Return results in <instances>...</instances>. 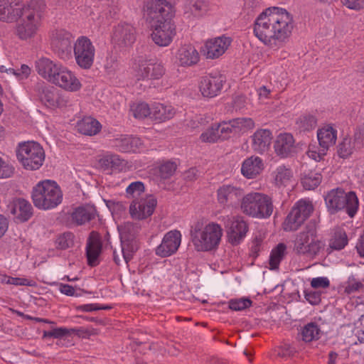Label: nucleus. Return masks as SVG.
<instances>
[{
	"label": "nucleus",
	"instance_id": "obj_55",
	"mask_svg": "<svg viewBox=\"0 0 364 364\" xmlns=\"http://www.w3.org/2000/svg\"><path fill=\"white\" fill-rule=\"evenodd\" d=\"M14 173V166L9 161L0 157V178H10Z\"/></svg>",
	"mask_w": 364,
	"mask_h": 364
},
{
	"label": "nucleus",
	"instance_id": "obj_49",
	"mask_svg": "<svg viewBox=\"0 0 364 364\" xmlns=\"http://www.w3.org/2000/svg\"><path fill=\"white\" fill-rule=\"evenodd\" d=\"M176 170V164L166 161L158 167L157 176L161 179H167L173 175Z\"/></svg>",
	"mask_w": 364,
	"mask_h": 364
},
{
	"label": "nucleus",
	"instance_id": "obj_56",
	"mask_svg": "<svg viewBox=\"0 0 364 364\" xmlns=\"http://www.w3.org/2000/svg\"><path fill=\"white\" fill-rule=\"evenodd\" d=\"M73 235L70 233H64L57 239L58 247L65 250L70 247L73 243Z\"/></svg>",
	"mask_w": 364,
	"mask_h": 364
},
{
	"label": "nucleus",
	"instance_id": "obj_10",
	"mask_svg": "<svg viewBox=\"0 0 364 364\" xmlns=\"http://www.w3.org/2000/svg\"><path fill=\"white\" fill-rule=\"evenodd\" d=\"M134 75L136 80H157L165 73L164 65L151 59L139 57L133 65Z\"/></svg>",
	"mask_w": 364,
	"mask_h": 364
},
{
	"label": "nucleus",
	"instance_id": "obj_20",
	"mask_svg": "<svg viewBox=\"0 0 364 364\" xmlns=\"http://www.w3.org/2000/svg\"><path fill=\"white\" fill-rule=\"evenodd\" d=\"M272 140V133L268 129H258L250 136L251 148L254 152L264 154L268 151Z\"/></svg>",
	"mask_w": 364,
	"mask_h": 364
},
{
	"label": "nucleus",
	"instance_id": "obj_12",
	"mask_svg": "<svg viewBox=\"0 0 364 364\" xmlns=\"http://www.w3.org/2000/svg\"><path fill=\"white\" fill-rule=\"evenodd\" d=\"M76 63L83 69H89L93 64L95 49L89 38L80 37L73 46Z\"/></svg>",
	"mask_w": 364,
	"mask_h": 364
},
{
	"label": "nucleus",
	"instance_id": "obj_61",
	"mask_svg": "<svg viewBox=\"0 0 364 364\" xmlns=\"http://www.w3.org/2000/svg\"><path fill=\"white\" fill-rule=\"evenodd\" d=\"M343 4L350 9L359 10L364 7V0H344Z\"/></svg>",
	"mask_w": 364,
	"mask_h": 364
},
{
	"label": "nucleus",
	"instance_id": "obj_11",
	"mask_svg": "<svg viewBox=\"0 0 364 364\" xmlns=\"http://www.w3.org/2000/svg\"><path fill=\"white\" fill-rule=\"evenodd\" d=\"M320 248L321 242L316 239L314 226L308 225L304 231L297 235L294 250L297 254L314 255Z\"/></svg>",
	"mask_w": 364,
	"mask_h": 364
},
{
	"label": "nucleus",
	"instance_id": "obj_43",
	"mask_svg": "<svg viewBox=\"0 0 364 364\" xmlns=\"http://www.w3.org/2000/svg\"><path fill=\"white\" fill-rule=\"evenodd\" d=\"M317 124V120L313 115L306 114L296 120L297 129L300 132H309L314 129Z\"/></svg>",
	"mask_w": 364,
	"mask_h": 364
},
{
	"label": "nucleus",
	"instance_id": "obj_17",
	"mask_svg": "<svg viewBox=\"0 0 364 364\" xmlns=\"http://www.w3.org/2000/svg\"><path fill=\"white\" fill-rule=\"evenodd\" d=\"M181 242L180 231L171 230L165 234L161 243L156 248V254L161 257H168L178 250Z\"/></svg>",
	"mask_w": 364,
	"mask_h": 364
},
{
	"label": "nucleus",
	"instance_id": "obj_22",
	"mask_svg": "<svg viewBox=\"0 0 364 364\" xmlns=\"http://www.w3.org/2000/svg\"><path fill=\"white\" fill-rule=\"evenodd\" d=\"M120 241L125 243V247L139 249L136 235L141 230L139 223L126 222L118 226Z\"/></svg>",
	"mask_w": 364,
	"mask_h": 364
},
{
	"label": "nucleus",
	"instance_id": "obj_58",
	"mask_svg": "<svg viewBox=\"0 0 364 364\" xmlns=\"http://www.w3.org/2000/svg\"><path fill=\"white\" fill-rule=\"evenodd\" d=\"M353 140L358 148L360 149L364 145V124L357 127L353 135Z\"/></svg>",
	"mask_w": 364,
	"mask_h": 364
},
{
	"label": "nucleus",
	"instance_id": "obj_4",
	"mask_svg": "<svg viewBox=\"0 0 364 364\" xmlns=\"http://www.w3.org/2000/svg\"><path fill=\"white\" fill-rule=\"evenodd\" d=\"M32 199L35 206L42 210L57 207L63 200V193L56 182L45 180L33 188Z\"/></svg>",
	"mask_w": 364,
	"mask_h": 364
},
{
	"label": "nucleus",
	"instance_id": "obj_64",
	"mask_svg": "<svg viewBox=\"0 0 364 364\" xmlns=\"http://www.w3.org/2000/svg\"><path fill=\"white\" fill-rule=\"evenodd\" d=\"M198 176V171L195 168H191L183 173V179L187 181H195Z\"/></svg>",
	"mask_w": 364,
	"mask_h": 364
},
{
	"label": "nucleus",
	"instance_id": "obj_62",
	"mask_svg": "<svg viewBox=\"0 0 364 364\" xmlns=\"http://www.w3.org/2000/svg\"><path fill=\"white\" fill-rule=\"evenodd\" d=\"M305 298L313 305L318 304L321 301L320 294L316 291H305Z\"/></svg>",
	"mask_w": 364,
	"mask_h": 364
},
{
	"label": "nucleus",
	"instance_id": "obj_41",
	"mask_svg": "<svg viewBox=\"0 0 364 364\" xmlns=\"http://www.w3.org/2000/svg\"><path fill=\"white\" fill-rule=\"evenodd\" d=\"M274 181L277 186H287L291 180L293 176L292 172L290 169L287 168L285 166H279L277 168L274 173Z\"/></svg>",
	"mask_w": 364,
	"mask_h": 364
},
{
	"label": "nucleus",
	"instance_id": "obj_34",
	"mask_svg": "<svg viewBox=\"0 0 364 364\" xmlns=\"http://www.w3.org/2000/svg\"><path fill=\"white\" fill-rule=\"evenodd\" d=\"M96 209L94 206L87 205L77 208L72 213V220L77 225H83L94 219Z\"/></svg>",
	"mask_w": 364,
	"mask_h": 364
},
{
	"label": "nucleus",
	"instance_id": "obj_31",
	"mask_svg": "<svg viewBox=\"0 0 364 364\" xmlns=\"http://www.w3.org/2000/svg\"><path fill=\"white\" fill-rule=\"evenodd\" d=\"M263 169L262 160L258 156H250L242 163L241 172L247 178H255Z\"/></svg>",
	"mask_w": 364,
	"mask_h": 364
},
{
	"label": "nucleus",
	"instance_id": "obj_59",
	"mask_svg": "<svg viewBox=\"0 0 364 364\" xmlns=\"http://www.w3.org/2000/svg\"><path fill=\"white\" fill-rule=\"evenodd\" d=\"M329 284V280L326 277L314 278L311 282V287L315 289L326 288Z\"/></svg>",
	"mask_w": 364,
	"mask_h": 364
},
{
	"label": "nucleus",
	"instance_id": "obj_33",
	"mask_svg": "<svg viewBox=\"0 0 364 364\" xmlns=\"http://www.w3.org/2000/svg\"><path fill=\"white\" fill-rule=\"evenodd\" d=\"M210 10L208 0H188L185 13L189 16L200 18Z\"/></svg>",
	"mask_w": 364,
	"mask_h": 364
},
{
	"label": "nucleus",
	"instance_id": "obj_28",
	"mask_svg": "<svg viewBox=\"0 0 364 364\" xmlns=\"http://www.w3.org/2000/svg\"><path fill=\"white\" fill-rule=\"evenodd\" d=\"M112 141L114 146L122 152H135L144 146L140 138L132 136H120Z\"/></svg>",
	"mask_w": 364,
	"mask_h": 364
},
{
	"label": "nucleus",
	"instance_id": "obj_7",
	"mask_svg": "<svg viewBox=\"0 0 364 364\" xmlns=\"http://www.w3.org/2000/svg\"><path fill=\"white\" fill-rule=\"evenodd\" d=\"M240 207L245 214L257 218H269L273 212L272 198L259 192L245 195L242 199Z\"/></svg>",
	"mask_w": 364,
	"mask_h": 364
},
{
	"label": "nucleus",
	"instance_id": "obj_57",
	"mask_svg": "<svg viewBox=\"0 0 364 364\" xmlns=\"http://www.w3.org/2000/svg\"><path fill=\"white\" fill-rule=\"evenodd\" d=\"M347 245V237L345 234L336 236L331 242V247L335 250H341Z\"/></svg>",
	"mask_w": 364,
	"mask_h": 364
},
{
	"label": "nucleus",
	"instance_id": "obj_15",
	"mask_svg": "<svg viewBox=\"0 0 364 364\" xmlns=\"http://www.w3.org/2000/svg\"><path fill=\"white\" fill-rule=\"evenodd\" d=\"M73 38L72 35L65 31H56L52 38V47L58 56L63 60L71 56Z\"/></svg>",
	"mask_w": 364,
	"mask_h": 364
},
{
	"label": "nucleus",
	"instance_id": "obj_50",
	"mask_svg": "<svg viewBox=\"0 0 364 364\" xmlns=\"http://www.w3.org/2000/svg\"><path fill=\"white\" fill-rule=\"evenodd\" d=\"M343 287L346 294H351L361 291L364 288V284L354 276H350L345 282Z\"/></svg>",
	"mask_w": 364,
	"mask_h": 364
},
{
	"label": "nucleus",
	"instance_id": "obj_27",
	"mask_svg": "<svg viewBox=\"0 0 364 364\" xmlns=\"http://www.w3.org/2000/svg\"><path fill=\"white\" fill-rule=\"evenodd\" d=\"M101 250L102 243L100 235L95 232H92L88 238L86 251L89 265L95 267L98 264Z\"/></svg>",
	"mask_w": 364,
	"mask_h": 364
},
{
	"label": "nucleus",
	"instance_id": "obj_18",
	"mask_svg": "<svg viewBox=\"0 0 364 364\" xmlns=\"http://www.w3.org/2000/svg\"><path fill=\"white\" fill-rule=\"evenodd\" d=\"M52 84L68 92H77L82 87L81 82L75 73L64 66L61 67Z\"/></svg>",
	"mask_w": 364,
	"mask_h": 364
},
{
	"label": "nucleus",
	"instance_id": "obj_53",
	"mask_svg": "<svg viewBox=\"0 0 364 364\" xmlns=\"http://www.w3.org/2000/svg\"><path fill=\"white\" fill-rule=\"evenodd\" d=\"M252 305V301L246 298L231 299L229 301V308L233 311H242Z\"/></svg>",
	"mask_w": 364,
	"mask_h": 364
},
{
	"label": "nucleus",
	"instance_id": "obj_45",
	"mask_svg": "<svg viewBox=\"0 0 364 364\" xmlns=\"http://www.w3.org/2000/svg\"><path fill=\"white\" fill-rule=\"evenodd\" d=\"M145 186L141 181H134L131 183L126 188V193L128 198L137 200L141 198V194L144 193Z\"/></svg>",
	"mask_w": 364,
	"mask_h": 364
},
{
	"label": "nucleus",
	"instance_id": "obj_23",
	"mask_svg": "<svg viewBox=\"0 0 364 364\" xmlns=\"http://www.w3.org/2000/svg\"><path fill=\"white\" fill-rule=\"evenodd\" d=\"M11 213L14 219L18 223H23L28 220L33 214V208L31 204L23 198H16L9 205Z\"/></svg>",
	"mask_w": 364,
	"mask_h": 364
},
{
	"label": "nucleus",
	"instance_id": "obj_6",
	"mask_svg": "<svg viewBox=\"0 0 364 364\" xmlns=\"http://www.w3.org/2000/svg\"><path fill=\"white\" fill-rule=\"evenodd\" d=\"M324 199L328 210L331 214L344 210L350 218H353L358 208V200L355 193H346L340 188L328 191Z\"/></svg>",
	"mask_w": 364,
	"mask_h": 364
},
{
	"label": "nucleus",
	"instance_id": "obj_14",
	"mask_svg": "<svg viewBox=\"0 0 364 364\" xmlns=\"http://www.w3.org/2000/svg\"><path fill=\"white\" fill-rule=\"evenodd\" d=\"M225 77L220 73H210L203 76L199 84V88L203 96L213 97L221 91Z\"/></svg>",
	"mask_w": 364,
	"mask_h": 364
},
{
	"label": "nucleus",
	"instance_id": "obj_25",
	"mask_svg": "<svg viewBox=\"0 0 364 364\" xmlns=\"http://www.w3.org/2000/svg\"><path fill=\"white\" fill-rule=\"evenodd\" d=\"M294 139L289 133H281L274 141V149L277 156L286 158L291 156L295 149Z\"/></svg>",
	"mask_w": 364,
	"mask_h": 364
},
{
	"label": "nucleus",
	"instance_id": "obj_38",
	"mask_svg": "<svg viewBox=\"0 0 364 364\" xmlns=\"http://www.w3.org/2000/svg\"><path fill=\"white\" fill-rule=\"evenodd\" d=\"M99 164L104 170L109 168L122 169L125 166L124 160L121 159L116 154H106L103 156L99 160Z\"/></svg>",
	"mask_w": 364,
	"mask_h": 364
},
{
	"label": "nucleus",
	"instance_id": "obj_54",
	"mask_svg": "<svg viewBox=\"0 0 364 364\" xmlns=\"http://www.w3.org/2000/svg\"><path fill=\"white\" fill-rule=\"evenodd\" d=\"M74 331L75 329L73 328L68 329L66 328H56L50 331H45L43 332V338L53 337L55 338H60L70 335V333Z\"/></svg>",
	"mask_w": 364,
	"mask_h": 364
},
{
	"label": "nucleus",
	"instance_id": "obj_8",
	"mask_svg": "<svg viewBox=\"0 0 364 364\" xmlns=\"http://www.w3.org/2000/svg\"><path fill=\"white\" fill-rule=\"evenodd\" d=\"M17 159L22 166L27 170H37L45 159V152L43 147L37 142L26 141L18 145Z\"/></svg>",
	"mask_w": 364,
	"mask_h": 364
},
{
	"label": "nucleus",
	"instance_id": "obj_40",
	"mask_svg": "<svg viewBox=\"0 0 364 364\" xmlns=\"http://www.w3.org/2000/svg\"><path fill=\"white\" fill-rule=\"evenodd\" d=\"M321 330L318 325L314 323L306 324L301 330V334L304 342H311L318 340L320 337Z\"/></svg>",
	"mask_w": 364,
	"mask_h": 364
},
{
	"label": "nucleus",
	"instance_id": "obj_5",
	"mask_svg": "<svg viewBox=\"0 0 364 364\" xmlns=\"http://www.w3.org/2000/svg\"><path fill=\"white\" fill-rule=\"evenodd\" d=\"M223 230L215 223H210L202 228L197 223L191 231L192 242L198 251H208L216 247L221 240Z\"/></svg>",
	"mask_w": 364,
	"mask_h": 364
},
{
	"label": "nucleus",
	"instance_id": "obj_21",
	"mask_svg": "<svg viewBox=\"0 0 364 364\" xmlns=\"http://www.w3.org/2000/svg\"><path fill=\"white\" fill-rule=\"evenodd\" d=\"M230 43L231 39L225 36L210 39L205 42L204 55L208 59L218 58L225 53Z\"/></svg>",
	"mask_w": 364,
	"mask_h": 364
},
{
	"label": "nucleus",
	"instance_id": "obj_13",
	"mask_svg": "<svg viewBox=\"0 0 364 364\" xmlns=\"http://www.w3.org/2000/svg\"><path fill=\"white\" fill-rule=\"evenodd\" d=\"M156 204V199L151 195L134 200L129 206L130 215L134 219H145L153 214Z\"/></svg>",
	"mask_w": 364,
	"mask_h": 364
},
{
	"label": "nucleus",
	"instance_id": "obj_2",
	"mask_svg": "<svg viewBox=\"0 0 364 364\" xmlns=\"http://www.w3.org/2000/svg\"><path fill=\"white\" fill-rule=\"evenodd\" d=\"M294 28V18L289 11L282 8L269 7L257 18L254 32L262 42L272 47L285 43Z\"/></svg>",
	"mask_w": 364,
	"mask_h": 364
},
{
	"label": "nucleus",
	"instance_id": "obj_37",
	"mask_svg": "<svg viewBox=\"0 0 364 364\" xmlns=\"http://www.w3.org/2000/svg\"><path fill=\"white\" fill-rule=\"evenodd\" d=\"M77 129L82 134L92 136L100 131L101 125L97 120L89 117L80 120L77 124Z\"/></svg>",
	"mask_w": 364,
	"mask_h": 364
},
{
	"label": "nucleus",
	"instance_id": "obj_24",
	"mask_svg": "<svg viewBox=\"0 0 364 364\" xmlns=\"http://www.w3.org/2000/svg\"><path fill=\"white\" fill-rule=\"evenodd\" d=\"M217 193L219 203L232 206L237 204L240 200L243 195V191L240 188L234 186L223 185L218 188Z\"/></svg>",
	"mask_w": 364,
	"mask_h": 364
},
{
	"label": "nucleus",
	"instance_id": "obj_26",
	"mask_svg": "<svg viewBox=\"0 0 364 364\" xmlns=\"http://www.w3.org/2000/svg\"><path fill=\"white\" fill-rule=\"evenodd\" d=\"M62 66L46 58H41L36 63L38 73L50 83L56 77Z\"/></svg>",
	"mask_w": 364,
	"mask_h": 364
},
{
	"label": "nucleus",
	"instance_id": "obj_39",
	"mask_svg": "<svg viewBox=\"0 0 364 364\" xmlns=\"http://www.w3.org/2000/svg\"><path fill=\"white\" fill-rule=\"evenodd\" d=\"M359 149L354 140L348 136H345L338 144L337 152L340 157L345 159L350 156L354 151Z\"/></svg>",
	"mask_w": 364,
	"mask_h": 364
},
{
	"label": "nucleus",
	"instance_id": "obj_47",
	"mask_svg": "<svg viewBox=\"0 0 364 364\" xmlns=\"http://www.w3.org/2000/svg\"><path fill=\"white\" fill-rule=\"evenodd\" d=\"M0 72L2 73H6L7 74H12L15 75L18 80H24L29 76L31 73V69L26 65H22L21 69L18 70H15L11 68H6L5 65H1Z\"/></svg>",
	"mask_w": 364,
	"mask_h": 364
},
{
	"label": "nucleus",
	"instance_id": "obj_9",
	"mask_svg": "<svg viewBox=\"0 0 364 364\" xmlns=\"http://www.w3.org/2000/svg\"><path fill=\"white\" fill-rule=\"evenodd\" d=\"M314 207L309 200H300L291 208L282 224L285 231L296 230L313 212Z\"/></svg>",
	"mask_w": 364,
	"mask_h": 364
},
{
	"label": "nucleus",
	"instance_id": "obj_29",
	"mask_svg": "<svg viewBox=\"0 0 364 364\" xmlns=\"http://www.w3.org/2000/svg\"><path fill=\"white\" fill-rule=\"evenodd\" d=\"M176 58L180 65L192 66L199 61V54L194 46L186 44L178 49Z\"/></svg>",
	"mask_w": 364,
	"mask_h": 364
},
{
	"label": "nucleus",
	"instance_id": "obj_42",
	"mask_svg": "<svg viewBox=\"0 0 364 364\" xmlns=\"http://www.w3.org/2000/svg\"><path fill=\"white\" fill-rule=\"evenodd\" d=\"M286 246L284 244H279L272 250L269 257V268L270 269H276L278 268L281 260L284 256Z\"/></svg>",
	"mask_w": 364,
	"mask_h": 364
},
{
	"label": "nucleus",
	"instance_id": "obj_32",
	"mask_svg": "<svg viewBox=\"0 0 364 364\" xmlns=\"http://www.w3.org/2000/svg\"><path fill=\"white\" fill-rule=\"evenodd\" d=\"M137 250V248L125 247V243L121 242L120 245L113 250V259L117 265L127 264Z\"/></svg>",
	"mask_w": 364,
	"mask_h": 364
},
{
	"label": "nucleus",
	"instance_id": "obj_60",
	"mask_svg": "<svg viewBox=\"0 0 364 364\" xmlns=\"http://www.w3.org/2000/svg\"><path fill=\"white\" fill-rule=\"evenodd\" d=\"M276 351L278 356L287 358L292 355L295 352V350L293 348H291L289 345L286 344L283 346L278 348V349Z\"/></svg>",
	"mask_w": 364,
	"mask_h": 364
},
{
	"label": "nucleus",
	"instance_id": "obj_48",
	"mask_svg": "<svg viewBox=\"0 0 364 364\" xmlns=\"http://www.w3.org/2000/svg\"><path fill=\"white\" fill-rule=\"evenodd\" d=\"M131 111L136 119H144L151 115V108L145 102L133 104L131 106Z\"/></svg>",
	"mask_w": 364,
	"mask_h": 364
},
{
	"label": "nucleus",
	"instance_id": "obj_16",
	"mask_svg": "<svg viewBox=\"0 0 364 364\" xmlns=\"http://www.w3.org/2000/svg\"><path fill=\"white\" fill-rule=\"evenodd\" d=\"M224 222L228 229V239L231 244L237 245L245 237L247 231L246 223L241 217L227 216Z\"/></svg>",
	"mask_w": 364,
	"mask_h": 364
},
{
	"label": "nucleus",
	"instance_id": "obj_1",
	"mask_svg": "<svg viewBox=\"0 0 364 364\" xmlns=\"http://www.w3.org/2000/svg\"><path fill=\"white\" fill-rule=\"evenodd\" d=\"M46 10L44 0H30L21 4L18 0H0V20L15 22V34L27 41L33 38L41 25Z\"/></svg>",
	"mask_w": 364,
	"mask_h": 364
},
{
	"label": "nucleus",
	"instance_id": "obj_36",
	"mask_svg": "<svg viewBox=\"0 0 364 364\" xmlns=\"http://www.w3.org/2000/svg\"><path fill=\"white\" fill-rule=\"evenodd\" d=\"M175 110L171 105L155 103L151 107V117L160 122L171 119Z\"/></svg>",
	"mask_w": 364,
	"mask_h": 364
},
{
	"label": "nucleus",
	"instance_id": "obj_35",
	"mask_svg": "<svg viewBox=\"0 0 364 364\" xmlns=\"http://www.w3.org/2000/svg\"><path fill=\"white\" fill-rule=\"evenodd\" d=\"M301 183L305 189L312 190L316 188L321 181V175L318 172L307 169V166H302Z\"/></svg>",
	"mask_w": 364,
	"mask_h": 364
},
{
	"label": "nucleus",
	"instance_id": "obj_46",
	"mask_svg": "<svg viewBox=\"0 0 364 364\" xmlns=\"http://www.w3.org/2000/svg\"><path fill=\"white\" fill-rule=\"evenodd\" d=\"M235 132H245L255 127V122L251 118H235L231 120Z\"/></svg>",
	"mask_w": 364,
	"mask_h": 364
},
{
	"label": "nucleus",
	"instance_id": "obj_19",
	"mask_svg": "<svg viewBox=\"0 0 364 364\" xmlns=\"http://www.w3.org/2000/svg\"><path fill=\"white\" fill-rule=\"evenodd\" d=\"M112 39L119 48L132 46L136 40L135 28L130 24H119L114 29Z\"/></svg>",
	"mask_w": 364,
	"mask_h": 364
},
{
	"label": "nucleus",
	"instance_id": "obj_63",
	"mask_svg": "<svg viewBox=\"0 0 364 364\" xmlns=\"http://www.w3.org/2000/svg\"><path fill=\"white\" fill-rule=\"evenodd\" d=\"M56 98L57 103H55V107H63L70 105V99L68 95L58 92Z\"/></svg>",
	"mask_w": 364,
	"mask_h": 364
},
{
	"label": "nucleus",
	"instance_id": "obj_3",
	"mask_svg": "<svg viewBox=\"0 0 364 364\" xmlns=\"http://www.w3.org/2000/svg\"><path fill=\"white\" fill-rule=\"evenodd\" d=\"M174 11L168 0H151L147 5L146 17L153 28L151 38L159 46H168L176 35L172 21Z\"/></svg>",
	"mask_w": 364,
	"mask_h": 364
},
{
	"label": "nucleus",
	"instance_id": "obj_30",
	"mask_svg": "<svg viewBox=\"0 0 364 364\" xmlns=\"http://www.w3.org/2000/svg\"><path fill=\"white\" fill-rule=\"evenodd\" d=\"M317 137L320 147L324 154L330 146L335 144L337 139V132L331 126H325L317 132Z\"/></svg>",
	"mask_w": 364,
	"mask_h": 364
},
{
	"label": "nucleus",
	"instance_id": "obj_51",
	"mask_svg": "<svg viewBox=\"0 0 364 364\" xmlns=\"http://www.w3.org/2000/svg\"><path fill=\"white\" fill-rule=\"evenodd\" d=\"M200 140L205 143H215L220 140L219 133L216 125L214 124L203 132L200 136Z\"/></svg>",
	"mask_w": 364,
	"mask_h": 364
},
{
	"label": "nucleus",
	"instance_id": "obj_52",
	"mask_svg": "<svg viewBox=\"0 0 364 364\" xmlns=\"http://www.w3.org/2000/svg\"><path fill=\"white\" fill-rule=\"evenodd\" d=\"M215 125L219 133L220 140L229 138L230 134L232 132H235V129L231 120L228 122H223L222 123L218 124H216Z\"/></svg>",
	"mask_w": 364,
	"mask_h": 364
},
{
	"label": "nucleus",
	"instance_id": "obj_44",
	"mask_svg": "<svg viewBox=\"0 0 364 364\" xmlns=\"http://www.w3.org/2000/svg\"><path fill=\"white\" fill-rule=\"evenodd\" d=\"M42 92L41 94V101L48 107H55L56 102V97L58 92L53 87L44 86L42 87Z\"/></svg>",
	"mask_w": 364,
	"mask_h": 364
}]
</instances>
